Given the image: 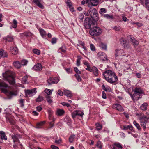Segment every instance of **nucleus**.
Instances as JSON below:
<instances>
[{
  "mask_svg": "<svg viewBox=\"0 0 149 149\" xmlns=\"http://www.w3.org/2000/svg\"><path fill=\"white\" fill-rule=\"evenodd\" d=\"M104 79L109 83L113 84L116 82L118 79L115 72L111 70H107L103 74Z\"/></svg>",
  "mask_w": 149,
  "mask_h": 149,
  "instance_id": "obj_1",
  "label": "nucleus"
},
{
  "mask_svg": "<svg viewBox=\"0 0 149 149\" xmlns=\"http://www.w3.org/2000/svg\"><path fill=\"white\" fill-rule=\"evenodd\" d=\"M0 87L1 88L2 92L8 96H11L17 95V91L12 90L9 91L8 85L3 82H0Z\"/></svg>",
  "mask_w": 149,
  "mask_h": 149,
  "instance_id": "obj_2",
  "label": "nucleus"
},
{
  "mask_svg": "<svg viewBox=\"0 0 149 149\" xmlns=\"http://www.w3.org/2000/svg\"><path fill=\"white\" fill-rule=\"evenodd\" d=\"M3 79L7 81L11 84L13 85L15 83L14 74L13 72L8 71L3 73Z\"/></svg>",
  "mask_w": 149,
  "mask_h": 149,
  "instance_id": "obj_3",
  "label": "nucleus"
},
{
  "mask_svg": "<svg viewBox=\"0 0 149 149\" xmlns=\"http://www.w3.org/2000/svg\"><path fill=\"white\" fill-rule=\"evenodd\" d=\"M134 92L133 95L131 94V96L134 101H137L141 98L140 95L143 93V91L141 88L136 87L134 89Z\"/></svg>",
  "mask_w": 149,
  "mask_h": 149,
  "instance_id": "obj_4",
  "label": "nucleus"
},
{
  "mask_svg": "<svg viewBox=\"0 0 149 149\" xmlns=\"http://www.w3.org/2000/svg\"><path fill=\"white\" fill-rule=\"evenodd\" d=\"M102 32L101 29L96 26V24L91 28L89 31L90 35L92 36H96L100 35Z\"/></svg>",
  "mask_w": 149,
  "mask_h": 149,
  "instance_id": "obj_5",
  "label": "nucleus"
},
{
  "mask_svg": "<svg viewBox=\"0 0 149 149\" xmlns=\"http://www.w3.org/2000/svg\"><path fill=\"white\" fill-rule=\"evenodd\" d=\"M140 121V125L144 130L146 128V123L149 120V116H146L143 114H141L139 117Z\"/></svg>",
  "mask_w": 149,
  "mask_h": 149,
  "instance_id": "obj_6",
  "label": "nucleus"
},
{
  "mask_svg": "<svg viewBox=\"0 0 149 149\" xmlns=\"http://www.w3.org/2000/svg\"><path fill=\"white\" fill-rule=\"evenodd\" d=\"M96 24L89 17L85 19L84 22V25L85 28L90 29L93 27Z\"/></svg>",
  "mask_w": 149,
  "mask_h": 149,
  "instance_id": "obj_7",
  "label": "nucleus"
},
{
  "mask_svg": "<svg viewBox=\"0 0 149 149\" xmlns=\"http://www.w3.org/2000/svg\"><path fill=\"white\" fill-rule=\"evenodd\" d=\"M36 89L35 88L25 91V95L28 97L33 96L36 94Z\"/></svg>",
  "mask_w": 149,
  "mask_h": 149,
  "instance_id": "obj_8",
  "label": "nucleus"
},
{
  "mask_svg": "<svg viewBox=\"0 0 149 149\" xmlns=\"http://www.w3.org/2000/svg\"><path fill=\"white\" fill-rule=\"evenodd\" d=\"M83 112L80 110H77L72 113V116L73 118H74L77 116L82 117L84 115Z\"/></svg>",
  "mask_w": 149,
  "mask_h": 149,
  "instance_id": "obj_9",
  "label": "nucleus"
},
{
  "mask_svg": "<svg viewBox=\"0 0 149 149\" xmlns=\"http://www.w3.org/2000/svg\"><path fill=\"white\" fill-rule=\"evenodd\" d=\"M59 81L58 78L56 77L50 78L47 80V82L49 84H57Z\"/></svg>",
  "mask_w": 149,
  "mask_h": 149,
  "instance_id": "obj_10",
  "label": "nucleus"
},
{
  "mask_svg": "<svg viewBox=\"0 0 149 149\" xmlns=\"http://www.w3.org/2000/svg\"><path fill=\"white\" fill-rule=\"evenodd\" d=\"M90 3H88V5L89 7H91L92 6H96L98 3V0H89Z\"/></svg>",
  "mask_w": 149,
  "mask_h": 149,
  "instance_id": "obj_11",
  "label": "nucleus"
},
{
  "mask_svg": "<svg viewBox=\"0 0 149 149\" xmlns=\"http://www.w3.org/2000/svg\"><path fill=\"white\" fill-rule=\"evenodd\" d=\"M97 56L103 61H105L107 59L105 54L103 52L98 53L97 54Z\"/></svg>",
  "mask_w": 149,
  "mask_h": 149,
  "instance_id": "obj_12",
  "label": "nucleus"
},
{
  "mask_svg": "<svg viewBox=\"0 0 149 149\" xmlns=\"http://www.w3.org/2000/svg\"><path fill=\"white\" fill-rule=\"evenodd\" d=\"M112 107L113 109H116L120 111H124L123 108L119 104H114L112 105Z\"/></svg>",
  "mask_w": 149,
  "mask_h": 149,
  "instance_id": "obj_13",
  "label": "nucleus"
},
{
  "mask_svg": "<svg viewBox=\"0 0 149 149\" xmlns=\"http://www.w3.org/2000/svg\"><path fill=\"white\" fill-rule=\"evenodd\" d=\"M42 68V65L40 63L36 64L33 67V69L36 71H39L41 70Z\"/></svg>",
  "mask_w": 149,
  "mask_h": 149,
  "instance_id": "obj_14",
  "label": "nucleus"
},
{
  "mask_svg": "<svg viewBox=\"0 0 149 149\" xmlns=\"http://www.w3.org/2000/svg\"><path fill=\"white\" fill-rule=\"evenodd\" d=\"M91 72H92L95 76H97L98 75V70L97 68L95 67H93L91 68Z\"/></svg>",
  "mask_w": 149,
  "mask_h": 149,
  "instance_id": "obj_15",
  "label": "nucleus"
},
{
  "mask_svg": "<svg viewBox=\"0 0 149 149\" xmlns=\"http://www.w3.org/2000/svg\"><path fill=\"white\" fill-rule=\"evenodd\" d=\"M88 12L91 16L93 15L97 12V10L94 8H91L88 10Z\"/></svg>",
  "mask_w": 149,
  "mask_h": 149,
  "instance_id": "obj_16",
  "label": "nucleus"
},
{
  "mask_svg": "<svg viewBox=\"0 0 149 149\" xmlns=\"http://www.w3.org/2000/svg\"><path fill=\"white\" fill-rule=\"evenodd\" d=\"M33 2L40 8H43V6L40 2V0H33Z\"/></svg>",
  "mask_w": 149,
  "mask_h": 149,
  "instance_id": "obj_17",
  "label": "nucleus"
},
{
  "mask_svg": "<svg viewBox=\"0 0 149 149\" xmlns=\"http://www.w3.org/2000/svg\"><path fill=\"white\" fill-rule=\"evenodd\" d=\"M103 17L108 19H114V17L113 15L108 14H105L102 15Z\"/></svg>",
  "mask_w": 149,
  "mask_h": 149,
  "instance_id": "obj_18",
  "label": "nucleus"
},
{
  "mask_svg": "<svg viewBox=\"0 0 149 149\" xmlns=\"http://www.w3.org/2000/svg\"><path fill=\"white\" fill-rule=\"evenodd\" d=\"M0 136L2 140H7V137L5 134V133L3 131H0Z\"/></svg>",
  "mask_w": 149,
  "mask_h": 149,
  "instance_id": "obj_19",
  "label": "nucleus"
},
{
  "mask_svg": "<svg viewBox=\"0 0 149 149\" xmlns=\"http://www.w3.org/2000/svg\"><path fill=\"white\" fill-rule=\"evenodd\" d=\"M10 50L12 54L16 55L18 53V49L16 47H11Z\"/></svg>",
  "mask_w": 149,
  "mask_h": 149,
  "instance_id": "obj_20",
  "label": "nucleus"
},
{
  "mask_svg": "<svg viewBox=\"0 0 149 149\" xmlns=\"http://www.w3.org/2000/svg\"><path fill=\"white\" fill-rule=\"evenodd\" d=\"M7 56V54L6 51L3 49L0 50V59L1 57H6Z\"/></svg>",
  "mask_w": 149,
  "mask_h": 149,
  "instance_id": "obj_21",
  "label": "nucleus"
},
{
  "mask_svg": "<svg viewBox=\"0 0 149 149\" xmlns=\"http://www.w3.org/2000/svg\"><path fill=\"white\" fill-rule=\"evenodd\" d=\"M65 113L64 110L62 109H58L57 110L56 114L61 116L63 115Z\"/></svg>",
  "mask_w": 149,
  "mask_h": 149,
  "instance_id": "obj_22",
  "label": "nucleus"
},
{
  "mask_svg": "<svg viewBox=\"0 0 149 149\" xmlns=\"http://www.w3.org/2000/svg\"><path fill=\"white\" fill-rule=\"evenodd\" d=\"M91 18H92L93 20L95 21H96L99 20L98 17V14L97 12L96 13H95L93 15H92L91 16Z\"/></svg>",
  "mask_w": 149,
  "mask_h": 149,
  "instance_id": "obj_23",
  "label": "nucleus"
},
{
  "mask_svg": "<svg viewBox=\"0 0 149 149\" xmlns=\"http://www.w3.org/2000/svg\"><path fill=\"white\" fill-rule=\"evenodd\" d=\"M13 65L14 66L17 68H20L21 65L19 61H15L13 62Z\"/></svg>",
  "mask_w": 149,
  "mask_h": 149,
  "instance_id": "obj_24",
  "label": "nucleus"
},
{
  "mask_svg": "<svg viewBox=\"0 0 149 149\" xmlns=\"http://www.w3.org/2000/svg\"><path fill=\"white\" fill-rule=\"evenodd\" d=\"M64 95L67 96V97H71L72 96V95L71 92L69 90H64Z\"/></svg>",
  "mask_w": 149,
  "mask_h": 149,
  "instance_id": "obj_25",
  "label": "nucleus"
},
{
  "mask_svg": "<svg viewBox=\"0 0 149 149\" xmlns=\"http://www.w3.org/2000/svg\"><path fill=\"white\" fill-rule=\"evenodd\" d=\"M19 135L17 134L12 135L11 136L12 138L13 139L14 142H16L18 140V138L19 137Z\"/></svg>",
  "mask_w": 149,
  "mask_h": 149,
  "instance_id": "obj_26",
  "label": "nucleus"
},
{
  "mask_svg": "<svg viewBox=\"0 0 149 149\" xmlns=\"http://www.w3.org/2000/svg\"><path fill=\"white\" fill-rule=\"evenodd\" d=\"M147 106L148 104L146 103H144L141 105L140 106V108L142 110L145 111L147 109Z\"/></svg>",
  "mask_w": 149,
  "mask_h": 149,
  "instance_id": "obj_27",
  "label": "nucleus"
},
{
  "mask_svg": "<svg viewBox=\"0 0 149 149\" xmlns=\"http://www.w3.org/2000/svg\"><path fill=\"white\" fill-rule=\"evenodd\" d=\"M122 52H123V50L122 49H116L115 51V55L116 57L118 56L119 55H120L121 53H122Z\"/></svg>",
  "mask_w": 149,
  "mask_h": 149,
  "instance_id": "obj_28",
  "label": "nucleus"
},
{
  "mask_svg": "<svg viewBox=\"0 0 149 149\" xmlns=\"http://www.w3.org/2000/svg\"><path fill=\"white\" fill-rule=\"evenodd\" d=\"M39 31L41 36L42 37L44 38L46 36V34L45 31L42 29H40Z\"/></svg>",
  "mask_w": 149,
  "mask_h": 149,
  "instance_id": "obj_29",
  "label": "nucleus"
},
{
  "mask_svg": "<svg viewBox=\"0 0 149 149\" xmlns=\"http://www.w3.org/2000/svg\"><path fill=\"white\" fill-rule=\"evenodd\" d=\"M120 42L124 48L127 47V46L125 45L127 42L126 40L123 38H121L120 39Z\"/></svg>",
  "mask_w": 149,
  "mask_h": 149,
  "instance_id": "obj_30",
  "label": "nucleus"
},
{
  "mask_svg": "<svg viewBox=\"0 0 149 149\" xmlns=\"http://www.w3.org/2000/svg\"><path fill=\"white\" fill-rule=\"evenodd\" d=\"M131 41L133 43L134 46L135 47V46H137L139 44L138 41L134 38H131Z\"/></svg>",
  "mask_w": 149,
  "mask_h": 149,
  "instance_id": "obj_31",
  "label": "nucleus"
},
{
  "mask_svg": "<svg viewBox=\"0 0 149 149\" xmlns=\"http://www.w3.org/2000/svg\"><path fill=\"white\" fill-rule=\"evenodd\" d=\"M46 100L47 102L49 104L52 103L53 101L52 97L49 95H47L46 96Z\"/></svg>",
  "mask_w": 149,
  "mask_h": 149,
  "instance_id": "obj_32",
  "label": "nucleus"
},
{
  "mask_svg": "<svg viewBox=\"0 0 149 149\" xmlns=\"http://www.w3.org/2000/svg\"><path fill=\"white\" fill-rule=\"evenodd\" d=\"M123 130H127L128 129H129L131 130H132V129L133 127L131 125H129L127 126H123Z\"/></svg>",
  "mask_w": 149,
  "mask_h": 149,
  "instance_id": "obj_33",
  "label": "nucleus"
},
{
  "mask_svg": "<svg viewBox=\"0 0 149 149\" xmlns=\"http://www.w3.org/2000/svg\"><path fill=\"white\" fill-rule=\"evenodd\" d=\"M17 22L15 19L13 20V24H12V27L14 28H16L17 26Z\"/></svg>",
  "mask_w": 149,
  "mask_h": 149,
  "instance_id": "obj_34",
  "label": "nucleus"
},
{
  "mask_svg": "<svg viewBox=\"0 0 149 149\" xmlns=\"http://www.w3.org/2000/svg\"><path fill=\"white\" fill-rule=\"evenodd\" d=\"M28 63L27 60L25 59L22 60L21 61V64L22 66H25L27 65Z\"/></svg>",
  "mask_w": 149,
  "mask_h": 149,
  "instance_id": "obj_35",
  "label": "nucleus"
},
{
  "mask_svg": "<svg viewBox=\"0 0 149 149\" xmlns=\"http://www.w3.org/2000/svg\"><path fill=\"white\" fill-rule=\"evenodd\" d=\"M43 97L42 96L39 95L38 98L36 99V101L37 102H39L42 101H43Z\"/></svg>",
  "mask_w": 149,
  "mask_h": 149,
  "instance_id": "obj_36",
  "label": "nucleus"
},
{
  "mask_svg": "<svg viewBox=\"0 0 149 149\" xmlns=\"http://www.w3.org/2000/svg\"><path fill=\"white\" fill-rule=\"evenodd\" d=\"M6 120L8 121H9L10 123L13 124L14 123V120L12 118L10 117H7Z\"/></svg>",
  "mask_w": 149,
  "mask_h": 149,
  "instance_id": "obj_37",
  "label": "nucleus"
},
{
  "mask_svg": "<svg viewBox=\"0 0 149 149\" xmlns=\"http://www.w3.org/2000/svg\"><path fill=\"white\" fill-rule=\"evenodd\" d=\"M102 87L103 89L105 91H109L111 90V89L108 86L105 87V85L104 84L102 85Z\"/></svg>",
  "mask_w": 149,
  "mask_h": 149,
  "instance_id": "obj_38",
  "label": "nucleus"
},
{
  "mask_svg": "<svg viewBox=\"0 0 149 149\" xmlns=\"http://www.w3.org/2000/svg\"><path fill=\"white\" fill-rule=\"evenodd\" d=\"M133 124L136 127L138 130L139 131L141 130V128L139 124L136 121L133 122Z\"/></svg>",
  "mask_w": 149,
  "mask_h": 149,
  "instance_id": "obj_39",
  "label": "nucleus"
},
{
  "mask_svg": "<svg viewBox=\"0 0 149 149\" xmlns=\"http://www.w3.org/2000/svg\"><path fill=\"white\" fill-rule=\"evenodd\" d=\"M53 90H50L48 89H46L44 91L47 95H49L51 94Z\"/></svg>",
  "mask_w": 149,
  "mask_h": 149,
  "instance_id": "obj_40",
  "label": "nucleus"
},
{
  "mask_svg": "<svg viewBox=\"0 0 149 149\" xmlns=\"http://www.w3.org/2000/svg\"><path fill=\"white\" fill-rule=\"evenodd\" d=\"M96 146L98 148L101 149L102 148V144L101 142L100 141H98L96 143Z\"/></svg>",
  "mask_w": 149,
  "mask_h": 149,
  "instance_id": "obj_41",
  "label": "nucleus"
},
{
  "mask_svg": "<svg viewBox=\"0 0 149 149\" xmlns=\"http://www.w3.org/2000/svg\"><path fill=\"white\" fill-rule=\"evenodd\" d=\"M53 111H48V113L49 114V119L51 120L52 119L53 120H54V119L53 118V117L52 116L53 114Z\"/></svg>",
  "mask_w": 149,
  "mask_h": 149,
  "instance_id": "obj_42",
  "label": "nucleus"
},
{
  "mask_svg": "<svg viewBox=\"0 0 149 149\" xmlns=\"http://www.w3.org/2000/svg\"><path fill=\"white\" fill-rule=\"evenodd\" d=\"M107 12V10L104 8H102L100 9L99 11V13L101 15L106 13Z\"/></svg>",
  "mask_w": 149,
  "mask_h": 149,
  "instance_id": "obj_43",
  "label": "nucleus"
},
{
  "mask_svg": "<svg viewBox=\"0 0 149 149\" xmlns=\"http://www.w3.org/2000/svg\"><path fill=\"white\" fill-rule=\"evenodd\" d=\"M74 75L76 77L77 80L78 82H80L81 81V78L79 74H75Z\"/></svg>",
  "mask_w": 149,
  "mask_h": 149,
  "instance_id": "obj_44",
  "label": "nucleus"
},
{
  "mask_svg": "<svg viewBox=\"0 0 149 149\" xmlns=\"http://www.w3.org/2000/svg\"><path fill=\"white\" fill-rule=\"evenodd\" d=\"M75 135H72L70 136L69 138V141L70 143H72L74 141V138Z\"/></svg>",
  "mask_w": 149,
  "mask_h": 149,
  "instance_id": "obj_45",
  "label": "nucleus"
},
{
  "mask_svg": "<svg viewBox=\"0 0 149 149\" xmlns=\"http://www.w3.org/2000/svg\"><path fill=\"white\" fill-rule=\"evenodd\" d=\"M45 123V121H42L36 124V128H39L40 126H42Z\"/></svg>",
  "mask_w": 149,
  "mask_h": 149,
  "instance_id": "obj_46",
  "label": "nucleus"
},
{
  "mask_svg": "<svg viewBox=\"0 0 149 149\" xmlns=\"http://www.w3.org/2000/svg\"><path fill=\"white\" fill-rule=\"evenodd\" d=\"M100 47L103 49L106 50L107 49V47L106 45L103 43H101L100 45Z\"/></svg>",
  "mask_w": 149,
  "mask_h": 149,
  "instance_id": "obj_47",
  "label": "nucleus"
},
{
  "mask_svg": "<svg viewBox=\"0 0 149 149\" xmlns=\"http://www.w3.org/2000/svg\"><path fill=\"white\" fill-rule=\"evenodd\" d=\"M96 130H101L102 127V125H100L98 123H97L96 124Z\"/></svg>",
  "mask_w": 149,
  "mask_h": 149,
  "instance_id": "obj_48",
  "label": "nucleus"
},
{
  "mask_svg": "<svg viewBox=\"0 0 149 149\" xmlns=\"http://www.w3.org/2000/svg\"><path fill=\"white\" fill-rule=\"evenodd\" d=\"M13 39L12 37L8 36L6 38V40L7 41L10 42L13 41Z\"/></svg>",
  "mask_w": 149,
  "mask_h": 149,
  "instance_id": "obj_49",
  "label": "nucleus"
},
{
  "mask_svg": "<svg viewBox=\"0 0 149 149\" xmlns=\"http://www.w3.org/2000/svg\"><path fill=\"white\" fill-rule=\"evenodd\" d=\"M33 52L34 53L37 55H39L40 54V51L39 50L36 49H34L33 50Z\"/></svg>",
  "mask_w": 149,
  "mask_h": 149,
  "instance_id": "obj_50",
  "label": "nucleus"
},
{
  "mask_svg": "<svg viewBox=\"0 0 149 149\" xmlns=\"http://www.w3.org/2000/svg\"><path fill=\"white\" fill-rule=\"evenodd\" d=\"M74 71L77 74H80L81 73V72L79 71L78 68L77 67H75L74 68Z\"/></svg>",
  "mask_w": 149,
  "mask_h": 149,
  "instance_id": "obj_51",
  "label": "nucleus"
},
{
  "mask_svg": "<svg viewBox=\"0 0 149 149\" xmlns=\"http://www.w3.org/2000/svg\"><path fill=\"white\" fill-rule=\"evenodd\" d=\"M114 145L119 148L122 149L123 148L122 145L120 143H115Z\"/></svg>",
  "mask_w": 149,
  "mask_h": 149,
  "instance_id": "obj_52",
  "label": "nucleus"
},
{
  "mask_svg": "<svg viewBox=\"0 0 149 149\" xmlns=\"http://www.w3.org/2000/svg\"><path fill=\"white\" fill-rule=\"evenodd\" d=\"M27 77L26 76L24 77L22 79V81L24 83H26L27 82Z\"/></svg>",
  "mask_w": 149,
  "mask_h": 149,
  "instance_id": "obj_53",
  "label": "nucleus"
},
{
  "mask_svg": "<svg viewBox=\"0 0 149 149\" xmlns=\"http://www.w3.org/2000/svg\"><path fill=\"white\" fill-rule=\"evenodd\" d=\"M90 48L91 50L93 51L95 50V46L93 44H90Z\"/></svg>",
  "mask_w": 149,
  "mask_h": 149,
  "instance_id": "obj_54",
  "label": "nucleus"
},
{
  "mask_svg": "<svg viewBox=\"0 0 149 149\" xmlns=\"http://www.w3.org/2000/svg\"><path fill=\"white\" fill-rule=\"evenodd\" d=\"M24 35L26 36H30L32 35V34L31 32H25L24 33Z\"/></svg>",
  "mask_w": 149,
  "mask_h": 149,
  "instance_id": "obj_55",
  "label": "nucleus"
},
{
  "mask_svg": "<svg viewBox=\"0 0 149 149\" xmlns=\"http://www.w3.org/2000/svg\"><path fill=\"white\" fill-rule=\"evenodd\" d=\"M145 5L149 10V0H145Z\"/></svg>",
  "mask_w": 149,
  "mask_h": 149,
  "instance_id": "obj_56",
  "label": "nucleus"
},
{
  "mask_svg": "<svg viewBox=\"0 0 149 149\" xmlns=\"http://www.w3.org/2000/svg\"><path fill=\"white\" fill-rule=\"evenodd\" d=\"M24 100L22 99L20 100L19 101V103L21 105V106L22 107H23L24 106Z\"/></svg>",
  "mask_w": 149,
  "mask_h": 149,
  "instance_id": "obj_57",
  "label": "nucleus"
},
{
  "mask_svg": "<svg viewBox=\"0 0 149 149\" xmlns=\"http://www.w3.org/2000/svg\"><path fill=\"white\" fill-rule=\"evenodd\" d=\"M61 104L63 106H66L67 107H70V104L68 103L63 102L61 103Z\"/></svg>",
  "mask_w": 149,
  "mask_h": 149,
  "instance_id": "obj_58",
  "label": "nucleus"
},
{
  "mask_svg": "<svg viewBox=\"0 0 149 149\" xmlns=\"http://www.w3.org/2000/svg\"><path fill=\"white\" fill-rule=\"evenodd\" d=\"M120 27L119 26H115L113 29L116 31H119L120 29Z\"/></svg>",
  "mask_w": 149,
  "mask_h": 149,
  "instance_id": "obj_59",
  "label": "nucleus"
},
{
  "mask_svg": "<svg viewBox=\"0 0 149 149\" xmlns=\"http://www.w3.org/2000/svg\"><path fill=\"white\" fill-rule=\"evenodd\" d=\"M81 58H79L77 59V66H79L80 65Z\"/></svg>",
  "mask_w": 149,
  "mask_h": 149,
  "instance_id": "obj_60",
  "label": "nucleus"
},
{
  "mask_svg": "<svg viewBox=\"0 0 149 149\" xmlns=\"http://www.w3.org/2000/svg\"><path fill=\"white\" fill-rule=\"evenodd\" d=\"M59 50H61L63 52H66L65 49L64 47H62L59 49Z\"/></svg>",
  "mask_w": 149,
  "mask_h": 149,
  "instance_id": "obj_61",
  "label": "nucleus"
},
{
  "mask_svg": "<svg viewBox=\"0 0 149 149\" xmlns=\"http://www.w3.org/2000/svg\"><path fill=\"white\" fill-rule=\"evenodd\" d=\"M84 17V15L83 14H80L79 17V18L81 19L82 20Z\"/></svg>",
  "mask_w": 149,
  "mask_h": 149,
  "instance_id": "obj_62",
  "label": "nucleus"
},
{
  "mask_svg": "<svg viewBox=\"0 0 149 149\" xmlns=\"http://www.w3.org/2000/svg\"><path fill=\"white\" fill-rule=\"evenodd\" d=\"M58 93L59 95L61 96L63 95V92L60 90H59L58 91Z\"/></svg>",
  "mask_w": 149,
  "mask_h": 149,
  "instance_id": "obj_63",
  "label": "nucleus"
},
{
  "mask_svg": "<svg viewBox=\"0 0 149 149\" xmlns=\"http://www.w3.org/2000/svg\"><path fill=\"white\" fill-rule=\"evenodd\" d=\"M51 147L52 149H59L58 147L54 145H51Z\"/></svg>",
  "mask_w": 149,
  "mask_h": 149,
  "instance_id": "obj_64",
  "label": "nucleus"
}]
</instances>
